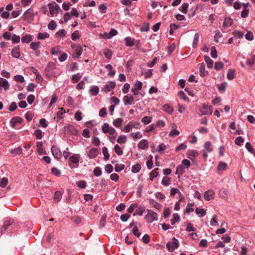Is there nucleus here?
Masks as SVG:
<instances>
[{
	"mask_svg": "<svg viewBox=\"0 0 255 255\" xmlns=\"http://www.w3.org/2000/svg\"><path fill=\"white\" fill-rule=\"evenodd\" d=\"M71 48L73 49L74 52L72 57L74 59L78 58L82 53V48L80 44H72Z\"/></svg>",
	"mask_w": 255,
	"mask_h": 255,
	"instance_id": "nucleus-1",
	"label": "nucleus"
},
{
	"mask_svg": "<svg viewBox=\"0 0 255 255\" xmlns=\"http://www.w3.org/2000/svg\"><path fill=\"white\" fill-rule=\"evenodd\" d=\"M34 16V11L33 9L30 8L23 13L22 17L23 20H26L28 23H30L33 20Z\"/></svg>",
	"mask_w": 255,
	"mask_h": 255,
	"instance_id": "nucleus-2",
	"label": "nucleus"
},
{
	"mask_svg": "<svg viewBox=\"0 0 255 255\" xmlns=\"http://www.w3.org/2000/svg\"><path fill=\"white\" fill-rule=\"evenodd\" d=\"M179 246V242L175 238H172V241H169L166 244V248L169 252H173Z\"/></svg>",
	"mask_w": 255,
	"mask_h": 255,
	"instance_id": "nucleus-3",
	"label": "nucleus"
},
{
	"mask_svg": "<svg viewBox=\"0 0 255 255\" xmlns=\"http://www.w3.org/2000/svg\"><path fill=\"white\" fill-rule=\"evenodd\" d=\"M102 131L105 134H109L114 135L116 133V130L112 127H110L108 124L104 123L102 127Z\"/></svg>",
	"mask_w": 255,
	"mask_h": 255,
	"instance_id": "nucleus-4",
	"label": "nucleus"
},
{
	"mask_svg": "<svg viewBox=\"0 0 255 255\" xmlns=\"http://www.w3.org/2000/svg\"><path fill=\"white\" fill-rule=\"evenodd\" d=\"M147 214L145 217V219L148 223H151L154 221L157 220V214L150 210H147Z\"/></svg>",
	"mask_w": 255,
	"mask_h": 255,
	"instance_id": "nucleus-5",
	"label": "nucleus"
},
{
	"mask_svg": "<svg viewBox=\"0 0 255 255\" xmlns=\"http://www.w3.org/2000/svg\"><path fill=\"white\" fill-rule=\"evenodd\" d=\"M48 6L51 16H53L54 14H57L59 10H60L61 12L62 11L60 9L59 6L55 2H54L53 3H48Z\"/></svg>",
	"mask_w": 255,
	"mask_h": 255,
	"instance_id": "nucleus-6",
	"label": "nucleus"
},
{
	"mask_svg": "<svg viewBox=\"0 0 255 255\" xmlns=\"http://www.w3.org/2000/svg\"><path fill=\"white\" fill-rule=\"evenodd\" d=\"M51 152L54 157L57 159H60L62 156V152L59 147L56 145H53L51 147Z\"/></svg>",
	"mask_w": 255,
	"mask_h": 255,
	"instance_id": "nucleus-7",
	"label": "nucleus"
},
{
	"mask_svg": "<svg viewBox=\"0 0 255 255\" xmlns=\"http://www.w3.org/2000/svg\"><path fill=\"white\" fill-rule=\"evenodd\" d=\"M139 124L138 123H133V122H129V123L124 128V131L126 132L130 131L132 128H138Z\"/></svg>",
	"mask_w": 255,
	"mask_h": 255,
	"instance_id": "nucleus-8",
	"label": "nucleus"
},
{
	"mask_svg": "<svg viewBox=\"0 0 255 255\" xmlns=\"http://www.w3.org/2000/svg\"><path fill=\"white\" fill-rule=\"evenodd\" d=\"M123 100L125 105H131L134 103V97L129 94L125 96Z\"/></svg>",
	"mask_w": 255,
	"mask_h": 255,
	"instance_id": "nucleus-9",
	"label": "nucleus"
},
{
	"mask_svg": "<svg viewBox=\"0 0 255 255\" xmlns=\"http://www.w3.org/2000/svg\"><path fill=\"white\" fill-rule=\"evenodd\" d=\"M142 83L140 81H137L134 87L131 89V92L133 93L134 95H137L138 94V91L142 88Z\"/></svg>",
	"mask_w": 255,
	"mask_h": 255,
	"instance_id": "nucleus-10",
	"label": "nucleus"
},
{
	"mask_svg": "<svg viewBox=\"0 0 255 255\" xmlns=\"http://www.w3.org/2000/svg\"><path fill=\"white\" fill-rule=\"evenodd\" d=\"M116 86V83L114 81H110L103 88V90L105 93L110 92Z\"/></svg>",
	"mask_w": 255,
	"mask_h": 255,
	"instance_id": "nucleus-11",
	"label": "nucleus"
},
{
	"mask_svg": "<svg viewBox=\"0 0 255 255\" xmlns=\"http://www.w3.org/2000/svg\"><path fill=\"white\" fill-rule=\"evenodd\" d=\"M138 148L141 149H146L148 148V143L146 139H142L137 144Z\"/></svg>",
	"mask_w": 255,
	"mask_h": 255,
	"instance_id": "nucleus-12",
	"label": "nucleus"
},
{
	"mask_svg": "<svg viewBox=\"0 0 255 255\" xmlns=\"http://www.w3.org/2000/svg\"><path fill=\"white\" fill-rule=\"evenodd\" d=\"M23 120L22 118L19 117H15L11 119L10 120V124L12 128H15L17 124H21Z\"/></svg>",
	"mask_w": 255,
	"mask_h": 255,
	"instance_id": "nucleus-13",
	"label": "nucleus"
},
{
	"mask_svg": "<svg viewBox=\"0 0 255 255\" xmlns=\"http://www.w3.org/2000/svg\"><path fill=\"white\" fill-rule=\"evenodd\" d=\"M99 150L97 148H92L88 152V156L90 158H95L99 154Z\"/></svg>",
	"mask_w": 255,
	"mask_h": 255,
	"instance_id": "nucleus-14",
	"label": "nucleus"
},
{
	"mask_svg": "<svg viewBox=\"0 0 255 255\" xmlns=\"http://www.w3.org/2000/svg\"><path fill=\"white\" fill-rule=\"evenodd\" d=\"M215 196L214 192L212 190H208L204 193V199L207 201H209L214 198Z\"/></svg>",
	"mask_w": 255,
	"mask_h": 255,
	"instance_id": "nucleus-15",
	"label": "nucleus"
},
{
	"mask_svg": "<svg viewBox=\"0 0 255 255\" xmlns=\"http://www.w3.org/2000/svg\"><path fill=\"white\" fill-rule=\"evenodd\" d=\"M13 223V220L12 219H9L8 220H5L4 223V225L1 228V232H4L6 230L8 226L12 225Z\"/></svg>",
	"mask_w": 255,
	"mask_h": 255,
	"instance_id": "nucleus-16",
	"label": "nucleus"
},
{
	"mask_svg": "<svg viewBox=\"0 0 255 255\" xmlns=\"http://www.w3.org/2000/svg\"><path fill=\"white\" fill-rule=\"evenodd\" d=\"M12 56L16 58H18L20 56V47L19 46H16L14 47L11 51Z\"/></svg>",
	"mask_w": 255,
	"mask_h": 255,
	"instance_id": "nucleus-17",
	"label": "nucleus"
},
{
	"mask_svg": "<svg viewBox=\"0 0 255 255\" xmlns=\"http://www.w3.org/2000/svg\"><path fill=\"white\" fill-rule=\"evenodd\" d=\"M0 86L3 87L5 90H7L9 88L8 81L3 78H0Z\"/></svg>",
	"mask_w": 255,
	"mask_h": 255,
	"instance_id": "nucleus-18",
	"label": "nucleus"
},
{
	"mask_svg": "<svg viewBox=\"0 0 255 255\" xmlns=\"http://www.w3.org/2000/svg\"><path fill=\"white\" fill-rule=\"evenodd\" d=\"M233 19L230 17H227L225 18L224 21L223 22V26L229 27L233 24Z\"/></svg>",
	"mask_w": 255,
	"mask_h": 255,
	"instance_id": "nucleus-19",
	"label": "nucleus"
},
{
	"mask_svg": "<svg viewBox=\"0 0 255 255\" xmlns=\"http://www.w3.org/2000/svg\"><path fill=\"white\" fill-rule=\"evenodd\" d=\"M125 40L127 46L131 47L134 45V39L130 37H126Z\"/></svg>",
	"mask_w": 255,
	"mask_h": 255,
	"instance_id": "nucleus-20",
	"label": "nucleus"
},
{
	"mask_svg": "<svg viewBox=\"0 0 255 255\" xmlns=\"http://www.w3.org/2000/svg\"><path fill=\"white\" fill-rule=\"evenodd\" d=\"M196 213L200 217H203L205 216L206 214V210L200 208H196L195 210Z\"/></svg>",
	"mask_w": 255,
	"mask_h": 255,
	"instance_id": "nucleus-21",
	"label": "nucleus"
},
{
	"mask_svg": "<svg viewBox=\"0 0 255 255\" xmlns=\"http://www.w3.org/2000/svg\"><path fill=\"white\" fill-rule=\"evenodd\" d=\"M227 169V164L226 163L220 161L217 167L218 171H224Z\"/></svg>",
	"mask_w": 255,
	"mask_h": 255,
	"instance_id": "nucleus-22",
	"label": "nucleus"
},
{
	"mask_svg": "<svg viewBox=\"0 0 255 255\" xmlns=\"http://www.w3.org/2000/svg\"><path fill=\"white\" fill-rule=\"evenodd\" d=\"M158 168L154 169L150 173H149V179L151 181L153 180V178L156 177L158 175Z\"/></svg>",
	"mask_w": 255,
	"mask_h": 255,
	"instance_id": "nucleus-23",
	"label": "nucleus"
},
{
	"mask_svg": "<svg viewBox=\"0 0 255 255\" xmlns=\"http://www.w3.org/2000/svg\"><path fill=\"white\" fill-rule=\"evenodd\" d=\"M204 59L207 63L208 67L209 68H212L214 64L213 61L208 56H205Z\"/></svg>",
	"mask_w": 255,
	"mask_h": 255,
	"instance_id": "nucleus-24",
	"label": "nucleus"
},
{
	"mask_svg": "<svg viewBox=\"0 0 255 255\" xmlns=\"http://www.w3.org/2000/svg\"><path fill=\"white\" fill-rule=\"evenodd\" d=\"M55 64L54 62H50L48 63L45 69V72H49L55 68Z\"/></svg>",
	"mask_w": 255,
	"mask_h": 255,
	"instance_id": "nucleus-25",
	"label": "nucleus"
},
{
	"mask_svg": "<svg viewBox=\"0 0 255 255\" xmlns=\"http://www.w3.org/2000/svg\"><path fill=\"white\" fill-rule=\"evenodd\" d=\"M141 169V165L139 163L133 165L131 167V172L133 173L138 172Z\"/></svg>",
	"mask_w": 255,
	"mask_h": 255,
	"instance_id": "nucleus-26",
	"label": "nucleus"
},
{
	"mask_svg": "<svg viewBox=\"0 0 255 255\" xmlns=\"http://www.w3.org/2000/svg\"><path fill=\"white\" fill-rule=\"evenodd\" d=\"M32 37L29 34H26L21 38V41L22 43H29L32 41Z\"/></svg>",
	"mask_w": 255,
	"mask_h": 255,
	"instance_id": "nucleus-27",
	"label": "nucleus"
},
{
	"mask_svg": "<svg viewBox=\"0 0 255 255\" xmlns=\"http://www.w3.org/2000/svg\"><path fill=\"white\" fill-rule=\"evenodd\" d=\"M200 73L201 77H203L207 74V72L205 71V67L204 63L200 65Z\"/></svg>",
	"mask_w": 255,
	"mask_h": 255,
	"instance_id": "nucleus-28",
	"label": "nucleus"
},
{
	"mask_svg": "<svg viewBox=\"0 0 255 255\" xmlns=\"http://www.w3.org/2000/svg\"><path fill=\"white\" fill-rule=\"evenodd\" d=\"M67 131H69L71 134L75 135L77 133V131L74 126L69 125L67 127Z\"/></svg>",
	"mask_w": 255,
	"mask_h": 255,
	"instance_id": "nucleus-29",
	"label": "nucleus"
},
{
	"mask_svg": "<svg viewBox=\"0 0 255 255\" xmlns=\"http://www.w3.org/2000/svg\"><path fill=\"white\" fill-rule=\"evenodd\" d=\"M105 68L108 70L109 71V73H108V75L110 76H113L115 75V71H114L113 70V67H112V66L109 64H107L106 66H105Z\"/></svg>",
	"mask_w": 255,
	"mask_h": 255,
	"instance_id": "nucleus-30",
	"label": "nucleus"
},
{
	"mask_svg": "<svg viewBox=\"0 0 255 255\" xmlns=\"http://www.w3.org/2000/svg\"><path fill=\"white\" fill-rule=\"evenodd\" d=\"M185 168L183 166V165H180L178 166L176 168V174H178L179 175H182L185 171Z\"/></svg>",
	"mask_w": 255,
	"mask_h": 255,
	"instance_id": "nucleus-31",
	"label": "nucleus"
},
{
	"mask_svg": "<svg viewBox=\"0 0 255 255\" xmlns=\"http://www.w3.org/2000/svg\"><path fill=\"white\" fill-rule=\"evenodd\" d=\"M144 211L145 208L144 207L140 206L136 210L135 212L133 214V216H135L136 215L142 216Z\"/></svg>",
	"mask_w": 255,
	"mask_h": 255,
	"instance_id": "nucleus-32",
	"label": "nucleus"
},
{
	"mask_svg": "<svg viewBox=\"0 0 255 255\" xmlns=\"http://www.w3.org/2000/svg\"><path fill=\"white\" fill-rule=\"evenodd\" d=\"M90 93L93 96H96L98 95L99 92V89L98 87L94 86L91 87L90 89Z\"/></svg>",
	"mask_w": 255,
	"mask_h": 255,
	"instance_id": "nucleus-33",
	"label": "nucleus"
},
{
	"mask_svg": "<svg viewBox=\"0 0 255 255\" xmlns=\"http://www.w3.org/2000/svg\"><path fill=\"white\" fill-rule=\"evenodd\" d=\"M227 76L229 80H233L235 77V71L234 70L230 69Z\"/></svg>",
	"mask_w": 255,
	"mask_h": 255,
	"instance_id": "nucleus-34",
	"label": "nucleus"
},
{
	"mask_svg": "<svg viewBox=\"0 0 255 255\" xmlns=\"http://www.w3.org/2000/svg\"><path fill=\"white\" fill-rule=\"evenodd\" d=\"M149 203H150V204L152 205L155 208L158 210L161 209V205L159 203H157L156 201H154L153 199H150L149 200Z\"/></svg>",
	"mask_w": 255,
	"mask_h": 255,
	"instance_id": "nucleus-35",
	"label": "nucleus"
},
{
	"mask_svg": "<svg viewBox=\"0 0 255 255\" xmlns=\"http://www.w3.org/2000/svg\"><path fill=\"white\" fill-rule=\"evenodd\" d=\"M102 151L104 154V159L105 160H108L109 159L110 154L108 153V149L106 147L104 146L102 148Z\"/></svg>",
	"mask_w": 255,
	"mask_h": 255,
	"instance_id": "nucleus-36",
	"label": "nucleus"
},
{
	"mask_svg": "<svg viewBox=\"0 0 255 255\" xmlns=\"http://www.w3.org/2000/svg\"><path fill=\"white\" fill-rule=\"evenodd\" d=\"M123 120L121 118L116 119L113 121V125L117 128H119L121 126Z\"/></svg>",
	"mask_w": 255,
	"mask_h": 255,
	"instance_id": "nucleus-37",
	"label": "nucleus"
},
{
	"mask_svg": "<svg viewBox=\"0 0 255 255\" xmlns=\"http://www.w3.org/2000/svg\"><path fill=\"white\" fill-rule=\"evenodd\" d=\"M81 78V76L79 73H77L76 74L73 75L72 76V81L73 83H77Z\"/></svg>",
	"mask_w": 255,
	"mask_h": 255,
	"instance_id": "nucleus-38",
	"label": "nucleus"
},
{
	"mask_svg": "<svg viewBox=\"0 0 255 255\" xmlns=\"http://www.w3.org/2000/svg\"><path fill=\"white\" fill-rule=\"evenodd\" d=\"M40 42H31L30 44V48L32 49L34 51H36L38 50L40 46Z\"/></svg>",
	"mask_w": 255,
	"mask_h": 255,
	"instance_id": "nucleus-39",
	"label": "nucleus"
},
{
	"mask_svg": "<svg viewBox=\"0 0 255 255\" xmlns=\"http://www.w3.org/2000/svg\"><path fill=\"white\" fill-rule=\"evenodd\" d=\"M104 54L108 59H111L112 56V52L109 49H105L104 51Z\"/></svg>",
	"mask_w": 255,
	"mask_h": 255,
	"instance_id": "nucleus-40",
	"label": "nucleus"
},
{
	"mask_svg": "<svg viewBox=\"0 0 255 255\" xmlns=\"http://www.w3.org/2000/svg\"><path fill=\"white\" fill-rule=\"evenodd\" d=\"M114 150H115V151L116 152V153L118 155H121L123 153V149L121 148V147L118 144H116L115 145Z\"/></svg>",
	"mask_w": 255,
	"mask_h": 255,
	"instance_id": "nucleus-41",
	"label": "nucleus"
},
{
	"mask_svg": "<svg viewBox=\"0 0 255 255\" xmlns=\"http://www.w3.org/2000/svg\"><path fill=\"white\" fill-rule=\"evenodd\" d=\"M126 141L127 136L124 135H120L117 139V142L120 144L125 143Z\"/></svg>",
	"mask_w": 255,
	"mask_h": 255,
	"instance_id": "nucleus-42",
	"label": "nucleus"
},
{
	"mask_svg": "<svg viewBox=\"0 0 255 255\" xmlns=\"http://www.w3.org/2000/svg\"><path fill=\"white\" fill-rule=\"evenodd\" d=\"M227 84L226 82L222 83L220 85L218 86V88L220 93H223L227 87Z\"/></svg>",
	"mask_w": 255,
	"mask_h": 255,
	"instance_id": "nucleus-43",
	"label": "nucleus"
},
{
	"mask_svg": "<svg viewBox=\"0 0 255 255\" xmlns=\"http://www.w3.org/2000/svg\"><path fill=\"white\" fill-rule=\"evenodd\" d=\"M199 38V33H197L195 34L193 42L192 43V47L195 48L197 47V43L198 42V40Z\"/></svg>",
	"mask_w": 255,
	"mask_h": 255,
	"instance_id": "nucleus-44",
	"label": "nucleus"
},
{
	"mask_svg": "<svg viewBox=\"0 0 255 255\" xmlns=\"http://www.w3.org/2000/svg\"><path fill=\"white\" fill-rule=\"evenodd\" d=\"M152 120V117L150 116H145L141 119V122L144 125H147L149 124Z\"/></svg>",
	"mask_w": 255,
	"mask_h": 255,
	"instance_id": "nucleus-45",
	"label": "nucleus"
},
{
	"mask_svg": "<svg viewBox=\"0 0 255 255\" xmlns=\"http://www.w3.org/2000/svg\"><path fill=\"white\" fill-rule=\"evenodd\" d=\"M69 160L73 163H77L79 161V157L78 155H73L70 157Z\"/></svg>",
	"mask_w": 255,
	"mask_h": 255,
	"instance_id": "nucleus-46",
	"label": "nucleus"
},
{
	"mask_svg": "<svg viewBox=\"0 0 255 255\" xmlns=\"http://www.w3.org/2000/svg\"><path fill=\"white\" fill-rule=\"evenodd\" d=\"M36 146L37 147L38 153L39 154H41L42 153V151L43 149V143L41 141H38L36 143Z\"/></svg>",
	"mask_w": 255,
	"mask_h": 255,
	"instance_id": "nucleus-47",
	"label": "nucleus"
},
{
	"mask_svg": "<svg viewBox=\"0 0 255 255\" xmlns=\"http://www.w3.org/2000/svg\"><path fill=\"white\" fill-rule=\"evenodd\" d=\"M170 179L169 177L165 176L163 178L161 183L164 186H168L170 184Z\"/></svg>",
	"mask_w": 255,
	"mask_h": 255,
	"instance_id": "nucleus-48",
	"label": "nucleus"
},
{
	"mask_svg": "<svg viewBox=\"0 0 255 255\" xmlns=\"http://www.w3.org/2000/svg\"><path fill=\"white\" fill-rule=\"evenodd\" d=\"M62 194L59 191H57L55 192L54 195V199L57 202H59L61 198Z\"/></svg>",
	"mask_w": 255,
	"mask_h": 255,
	"instance_id": "nucleus-49",
	"label": "nucleus"
},
{
	"mask_svg": "<svg viewBox=\"0 0 255 255\" xmlns=\"http://www.w3.org/2000/svg\"><path fill=\"white\" fill-rule=\"evenodd\" d=\"M224 67V64L222 62H217L215 63L214 68L216 70H220Z\"/></svg>",
	"mask_w": 255,
	"mask_h": 255,
	"instance_id": "nucleus-50",
	"label": "nucleus"
},
{
	"mask_svg": "<svg viewBox=\"0 0 255 255\" xmlns=\"http://www.w3.org/2000/svg\"><path fill=\"white\" fill-rule=\"evenodd\" d=\"M66 33V32L65 30V29H60L58 31H57L55 34V36L56 37L60 36L61 37H64V36H65Z\"/></svg>",
	"mask_w": 255,
	"mask_h": 255,
	"instance_id": "nucleus-51",
	"label": "nucleus"
},
{
	"mask_svg": "<svg viewBox=\"0 0 255 255\" xmlns=\"http://www.w3.org/2000/svg\"><path fill=\"white\" fill-rule=\"evenodd\" d=\"M8 183V179L7 178L3 177L1 179L0 182V187L4 188L6 186Z\"/></svg>",
	"mask_w": 255,
	"mask_h": 255,
	"instance_id": "nucleus-52",
	"label": "nucleus"
},
{
	"mask_svg": "<svg viewBox=\"0 0 255 255\" xmlns=\"http://www.w3.org/2000/svg\"><path fill=\"white\" fill-rule=\"evenodd\" d=\"M233 35L237 38H242L243 37L244 34L243 32L238 31V30H235L233 32Z\"/></svg>",
	"mask_w": 255,
	"mask_h": 255,
	"instance_id": "nucleus-53",
	"label": "nucleus"
},
{
	"mask_svg": "<svg viewBox=\"0 0 255 255\" xmlns=\"http://www.w3.org/2000/svg\"><path fill=\"white\" fill-rule=\"evenodd\" d=\"M173 218L171 219L170 220V222L171 223L172 225H174L175 224V223L178 221V220H179L180 219V218H179V216H178V215L177 214H173Z\"/></svg>",
	"mask_w": 255,
	"mask_h": 255,
	"instance_id": "nucleus-54",
	"label": "nucleus"
},
{
	"mask_svg": "<svg viewBox=\"0 0 255 255\" xmlns=\"http://www.w3.org/2000/svg\"><path fill=\"white\" fill-rule=\"evenodd\" d=\"M80 35L79 34V32L78 31L76 30L72 34H71V38L73 40L75 41L77 39L80 38Z\"/></svg>",
	"mask_w": 255,
	"mask_h": 255,
	"instance_id": "nucleus-55",
	"label": "nucleus"
},
{
	"mask_svg": "<svg viewBox=\"0 0 255 255\" xmlns=\"http://www.w3.org/2000/svg\"><path fill=\"white\" fill-rule=\"evenodd\" d=\"M94 175L96 176H99L102 174V170L100 167H96L93 171Z\"/></svg>",
	"mask_w": 255,
	"mask_h": 255,
	"instance_id": "nucleus-56",
	"label": "nucleus"
},
{
	"mask_svg": "<svg viewBox=\"0 0 255 255\" xmlns=\"http://www.w3.org/2000/svg\"><path fill=\"white\" fill-rule=\"evenodd\" d=\"M49 34L47 33H39L38 34L37 38L38 39H44L46 38H48Z\"/></svg>",
	"mask_w": 255,
	"mask_h": 255,
	"instance_id": "nucleus-57",
	"label": "nucleus"
},
{
	"mask_svg": "<svg viewBox=\"0 0 255 255\" xmlns=\"http://www.w3.org/2000/svg\"><path fill=\"white\" fill-rule=\"evenodd\" d=\"M34 135L36 136L37 139H40L42 137V132L40 129H36L34 131Z\"/></svg>",
	"mask_w": 255,
	"mask_h": 255,
	"instance_id": "nucleus-58",
	"label": "nucleus"
},
{
	"mask_svg": "<svg viewBox=\"0 0 255 255\" xmlns=\"http://www.w3.org/2000/svg\"><path fill=\"white\" fill-rule=\"evenodd\" d=\"M178 95L181 99L184 100L185 101L189 102L188 98L186 96V95L183 91H179L178 92Z\"/></svg>",
	"mask_w": 255,
	"mask_h": 255,
	"instance_id": "nucleus-59",
	"label": "nucleus"
},
{
	"mask_svg": "<svg viewBox=\"0 0 255 255\" xmlns=\"http://www.w3.org/2000/svg\"><path fill=\"white\" fill-rule=\"evenodd\" d=\"M107 218V214H104L101 217L100 225L101 227H104L106 224V220Z\"/></svg>",
	"mask_w": 255,
	"mask_h": 255,
	"instance_id": "nucleus-60",
	"label": "nucleus"
},
{
	"mask_svg": "<svg viewBox=\"0 0 255 255\" xmlns=\"http://www.w3.org/2000/svg\"><path fill=\"white\" fill-rule=\"evenodd\" d=\"M130 136L132 137L134 139H139L142 137V135L140 132L137 131L135 133H131Z\"/></svg>",
	"mask_w": 255,
	"mask_h": 255,
	"instance_id": "nucleus-61",
	"label": "nucleus"
},
{
	"mask_svg": "<svg viewBox=\"0 0 255 255\" xmlns=\"http://www.w3.org/2000/svg\"><path fill=\"white\" fill-rule=\"evenodd\" d=\"M48 27L50 30H54L56 27V23L54 20H51L48 24Z\"/></svg>",
	"mask_w": 255,
	"mask_h": 255,
	"instance_id": "nucleus-62",
	"label": "nucleus"
},
{
	"mask_svg": "<svg viewBox=\"0 0 255 255\" xmlns=\"http://www.w3.org/2000/svg\"><path fill=\"white\" fill-rule=\"evenodd\" d=\"M71 220L76 224H79L81 222V218L79 216H74L71 218Z\"/></svg>",
	"mask_w": 255,
	"mask_h": 255,
	"instance_id": "nucleus-63",
	"label": "nucleus"
},
{
	"mask_svg": "<svg viewBox=\"0 0 255 255\" xmlns=\"http://www.w3.org/2000/svg\"><path fill=\"white\" fill-rule=\"evenodd\" d=\"M244 142V139L242 136H238L236 138L235 140V143L239 146L242 145L243 143Z\"/></svg>",
	"mask_w": 255,
	"mask_h": 255,
	"instance_id": "nucleus-64",
	"label": "nucleus"
}]
</instances>
